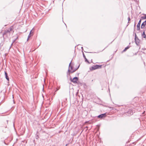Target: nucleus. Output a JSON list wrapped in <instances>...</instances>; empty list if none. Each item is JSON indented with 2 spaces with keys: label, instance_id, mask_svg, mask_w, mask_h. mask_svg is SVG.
<instances>
[{
  "label": "nucleus",
  "instance_id": "obj_16",
  "mask_svg": "<svg viewBox=\"0 0 146 146\" xmlns=\"http://www.w3.org/2000/svg\"><path fill=\"white\" fill-rule=\"evenodd\" d=\"M102 65H98V69L101 68L102 67Z\"/></svg>",
  "mask_w": 146,
  "mask_h": 146
},
{
  "label": "nucleus",
  "instance_id": "obj_1",
  "mask_svg": "<svg viewBox=\"0 0 146 146\" xmlns=\"http://www.w3.org/2000/svg\"><path fill=\"white\" fill-rule=\"evenodd\" d=\"M71 62L72 60L69 64L68 70V71L66 72L67 76H69L70 77V74L75 72L79 68L80 66V65H79L77 68L73 69V66L71 65Z\"/></svg>",
  "mask_w": 146,
  "mask_h": 146
},
{
  "label": "nucleus",
  "instance_id": "obj_22",
  "mask_svg": "<svg viewBox=\"0 0 146 146\" xmlns=\"http://www.w3.org/2000/svg\"><path fill=\"white\" fill-rule=\"evenodd\" d=\"M29 38H28H28H27V41H28V40H29Z\"/></svg>",
  "mask_w": 146,
  "mask_h": 146
},
{
  "label": "nucleus",
  "instance_id": "obj_19",
  "mask_svg": "<svg viewBox=\"0 0 146 146\" xmlns=\"http://www.w3.org/2000/svg\"><path fill=\"white\" fill-rule=\"evenodd\" d=\"M130 47V46H127V47H125V48L126 50H127V49H128V48H129V47Z\"/></svg>",
  "mask_w": 146,
  "mask_h": 146
},
{
  "label": "nucleus",
  "instance_id": "obj_3",
  "mask_svg": "<svg viewBox=\"0 0 146 146\" xmlns=\"http://www.w3.org/2000/svg\"><path fill=\"white\" fill-rule=\"evenodd\" d=\"M135 112V110L134 109H132L129 110L128 111L125 113L127 115L129 116L132 115L133 113Z\"/></svg>",
  "mask_w": 146,
  "mask_h": 146
},
{
  "label": "nucleus",
  "instance_id": "obj_21",
  "mask_svg": "<svg viewBox=\"0 0 146 146\" xmlns=\"http://www.w3.org/2000/svg\"><path fill=\"white\" fill-rule=\"evenodd\" d=\"M127 50H126L125 48L124 49L123 51H122V52H125Z\"/></svg>",
  "mask_w": 146,
  "mask_h": 146
},
{
  "label": "nucleus",
  "instance_id": "obj_4",
  "mask_svg": "<svg viewBox=\"0 0 146 146\" xmlns=\"http://www.w3.org/2000/svg\"><path fill=\"white\" fill-rule=\"evenodd\" d=\"M135 42L137 46L139 45L140 40L137 36L136 33L135 34Z\"/></svg>",
  "mask_w": 146,
  "mask_h": 146
},
{
  "label": "nucleus",
  "instance_id": "obj_27",
  "mask_svg": "<svg viewBox=\"0 0 146 146\" xmlns=\"http://www.w3.org/2000/svg\"><path fill=\"white\" fill-rule=\"evenodd\" d=\"M67 144L65 146H67Z\"/></svg>",
  "mask_w": 146,
  "mask_h": 146
},
{
  "label": "nucleus",
  "instance_id": "obj_5",
  "mask_svg": "<svg viewBox=\"0 0 146 146\" xmlns=\"http://www.w3.org/2000/svg\"><path fill=\"white\" fill-rule=\"evenodd\" d=\"M78 78L77 77H74L72 79L70 77V80L71 82L74 83H77V81L78 80Z\"/></svg>",
  "mask_w": 146,
  "mask_h": 146
},
{
  "label": "nucleus",
  "instance_id": "obj_18",
  "mask_svg": "<svg viewBox=\"0 0 146 146\" xmlns=\"http://www.w3.org/2000/svg\"><path fill=\"white\" fill-rule=\"evenodd\" d=\"M128 23H130V22H129V21H130V17H128Z\"/></svg>",
  "mask_w": 146,
  "mask_h": 146
},
{
  "label": "nucleus",
  "instance_id": "obj_28",
  "mask_svg": "<svg viewBox=\"0 0 146 146\" xmlns=\"http://www.w3.org/2000/svg\"><path fill=\"white\" fill-rule=\"evenodd\" d=\"M90 53H92V52H90Z\"/></svg>",
  "mask_w": 146,
  "mask_h": 146
},
{
  "label": "nucleus",
  "instance_id": "obj_32",
  "mask_svg": "<svg viewBox=\"0 0 146 146\" xmlns=\"http://www.w3.org/2000/svg\"><path fill=\"white\" fill-rule=\"evenodd\" d=\"M64 24L66 25V24L65 23H64Z\"/></svg>",
  "mask_w": 146,
  "mask_h": 146
},
{
  "label": "nucleus",
  "instance_id": "obj_15",
  "mask_svg": "<svg viewBox=\"0 0 146 146\" xmlns=\"http://www.w3.org/2000/svg\"><path fill=\"white\" fill-rule=\"evenodd\" d=\"M39 138L38 135L37 134H36L35 135V138L36 139H38Z\"/></svg>",
  "mask_w": 146,
  "mask_h": 146
},
{
  "label": "nucleus",
  "instance_id": "obj_23",
  "mask_svg": "<svg viewBox=\"0 0 146 146\" xmlns=\"http://www.w3.org/2000/svg\"><path fill=\"white\" fill-rule=\"evenodd\" d=\"M107 46H106V48H104V49L102 50V51L103 50H104V49H105V48H106Z\"/></svg>",
  "mask_w": 146,
  "mask_h": 146
},
{
  "label": "nucleus",
  "instance_id": "obj_33",
  "mask_svg": "<svg viewBox=\"0 0 146 146\" xmlns=\"http://www.w3.org/2000/svg\"><path fill=\"white\" fill-rule=\"evenodd\" d=\"M64 24L66 25V24L65 23H64Z\"/></svg>",
  "mask_w": 146,
  "mask_h": 146
},
{
  "label": "nucleus",
  "instance_id": "obj_31",
  "mask_svg": "<svg viewBox=\"0 0 146 146\" xmlns=\"http://www.w3.org/2000/svg\"><path fill=\"white\" fill-rule=\"evenodd\" d=\"M64 24L66 25V24L65 23H64Z\"/></svg>",
  "mask_w": 146,
  "mask_h": 146
},
{
  "label": "nucleus",
  "instance_id": "obj_11",
  "mask_svg": "<svg viewBox=\"0 0 146 146\" xmlns=\"http://www.w3.org/2000/svg\"><path fill=\"white\" fill-rule=\"evenodd\" d=\"M83 55L84 58L85 59V61L86 62H87L88 64H90V62L88 61V60H87V59L86 58L85 56V55L84 53L83 52Z\"/></svg>",
  "mask_w": 146,
  "mask_h": 146
},
{
  "label": "nucleus",
  "instance_id": "obj_2",
  "mask_svg": "<svg viewBox=\"0 0 146 146\" xmlns=\"http://www.w3.org/2000/svg\"><path fill=\"white\" fill-rule=\"evenodd\" d=\"M13 26L10 27V28L8 30H5L4 31L3 36H4L7 37L8 36H9L10 34V31H12L13 29Z\"/></svg>",
  "mask_w": 146,
  "mask_h": 146
},
{
  "label": "nucleus",
  "instance_id": "obj_29",
  "mask_svg": "<svg viewBox=\"0 0 146 146\" xmlns=\"http://www.w3.org/2000/svg\"><path fill=\"white\" fill-rule=\"evenodd\" d=\"M7 122H8V120H7Z\"/></svg>",
  "mask_w": 146,
  "mask_h": 146
},
{
  "label": "nucleus",
  "instance_id": "obj_6",
  "mask_svg": "<svg viewBox=\"0 0 146 146\" xmlns=\"http://www.w3.org/2000/svg\"><path fill=\"white\" fill-rule=\"evenodd\" d=\"M107 116L106 113H102L98 115L97 117L100 119H103V118Z\"/></svg>",
  "mask_w": 146,
  "mask_h": 146
},
{
  "label": "nucleus",
  "instance_id": "obj_9",
  "mask_svg": "<svg viewBox=\"0 0 146 146\" xmlns=\"http://www.w3.org/2000/svg\"><path fill=\"white\" fill-rule=\"evenodd\" d=\"M146 25V20L143 22L142 24H141V29L143 28Z\"/></svg>",
  "mask_w": 146,
  "mask_h": 146
},
{
  "label": "nucleus",
  "instance_id": "obj_12",
  "mask_svg": "<svg viewBox=\"0 0 146 146\" xmlns=\"http://www.w3.org/2000/svg\"><path fill=\"white\" fill-rule=\"evenodd\" d=\"M142 36L143 38H146V35L145 34V32L144 31L143 32L142 34Z\"/></svg>",
  "mask_w": 146,
  "mask_h": 146
},
{
  "label": "nucleus",
  "instance_id": "obj_24",
  "mask_svg": "<svg viewBox=\"0 0 146 146\" xmlns=\"http://www.w3.org/2000/svg\"><path fill=\"white\" fill-rule=\"evenodd\" d=\"M135 23L134 25V27H135Z\"/></svg>",
  "mask_w": 146,
  "mask_h": 146
},
{
  "label": "nucleus",
  "instance_id": "obj_17",
  "mask_svg": "<svg viewBox=\"0 0 146 146\" xmlns=\"http://www.w3.org/2000/svg\"><path fill=\"white\" fill-rule=\"evenodd\" d=\"M31 32H32V30H31L30 31V33H29V35L28 36V38H29L31 37Z\"/></svg>",
  "mask_w": 146,
  "mask_h": 146
},
{
  "label": "nucleus",
  "instance_id": "obj_25",
  "mask_svg": "<svg viewBox=\"0 0 146 146\" xmlns=\"http://www.w3.org/2000/svg\"><path fill=\"white\" fill-rule=\"evenodd\" d=\"M81 48H82V49H83V47H81Z\"/></svg>",
  "mask_w": 146,
  "mask_h": 146
},
{
  "label": "nucleus",
  "instance_id": "obj_14",
  "mask_svg": "<svg viewBox=\"0 0 146 146\" xmlns=\"http://www.w3.org/2000/svg\"><path fill=\"white\" fill-rule=\"evenodd\" d=\"M17 38L18 37H17V38L16 39H15V40H14L13 41V42L12 43V44H11V46H10V47L9 49H10L11 48V46L12 45L13 43L15 41V40H16L17 39Z\"/></svg>",
  "mask_w": 146,
  "mask_h": 146
},
{
  "label": "nucleus",
  "instance_id": "obj_13",
  "mask_svg": "<svg viewBox=\"0 0 146 146\" xmlns=\"http://www.w3.org/2000/svg\"><path fill=\"white\" fill-rule=\"evenodd\" d=\"M141 18L142 19H146V14L145 15V16H142L141 17Z\"/></svg>",
  "mask_w": 146,
  "mask_h": 146
},
{
  "label": "nucleus",
  "instance_id": "obj_7",
  "mask_svg": "<svg viewBox=\"0 0 146 146\" xmlns=\"http://www.w3.org/2000/svg\"><path fill=\"white\" fill-rule=\"evenodd\" d=\"M141 22V19H140L137 25V30H139L140 29V26Z\"/></svg>",
  "mask_w": 146,
  "mask_h": 146
},
{
  "label": "nucleus",
  "instance_id": "obj_26",
  "mask_svg": "<svg viewBox=\"0 0 146 146\" xmlns=\"http://www.w3.org/2000/svg\"><path fill=\"white\" fill-rule=\"evenodd\" d=\"M13 98H14V97H13Z\"/></svg>",
  "mask_w": 146,
  "mask_h": 146
},
{
  "label": "nucleus",
  "instance_id": "obj_30",
  "mask_svg": "<svg viewBox=\"0 0 146 146\" xmlns=\"http://www.w3.org/2000/svg\"><path fill=\"white\" fill-rule=\"evenodd\" d=\"M143 53H144V52H143Z\"/></svg>",
  "mask_w": 146,
  "mask_h": 146
},
{
  "label": "nucleus",
  "instance_id": "obj_20",
  "mask_svg": "<svg viewBox=\"0 0 146 146\" xmlns=\"http://www.w3.org/2000/svg\"><path fill=\"white\" fill-rule=\"evenodd\" d=\"M142 50H146V48H143L142 49Z\"/></svg>",
  "mask_w": 146,
  "mask_h": 146
},
{
  "label": "nucleus",
  "instance_id": "obj_8",
  "mask_svg": "<svg viewBox=\"0 0 146 146\" xmlns=\"http://www.w3.org/2000/svg\"><path fill=\"white\" fill-rule=\"evenodd\" d=\"M97 69H98V65L97 64L95 65L94 66H92L91 68H90V70H96Z\"/></svg>",
  "mask_w": 146,
  "mask_h": 146
},
{
  "label": "nucleus",
  "instance_id": "obj_10",
  "mask_svg": "<svg viewBox=\"0 0 146 146\" xmlns=\"http://www.w3.org/2000/svg\"><path fill=\"white\" fill-rule=\"evenodd\" d=\"M5 74V78L7 80V81H9V78L8 76V74L5 71L4 72Z\"/></svg>",
  "mask_w": 146,
  "mask_h": 146
}]
</instances>
